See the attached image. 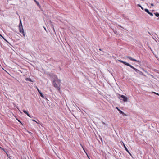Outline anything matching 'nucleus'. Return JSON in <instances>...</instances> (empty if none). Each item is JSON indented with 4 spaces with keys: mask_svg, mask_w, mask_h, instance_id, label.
Masks as SVG:
<instances>
[{
    "mask_svg": "<svg viewBox=\"0 0 159 159\" xmlns=\"http://www.w3.org/2000/svg\"><path fill=\"white\" fill-rule=\"evenodd\" d=\"M61 80L58 78H56L53 80L52 84L54 87L56 88L59 91L60 89V83Z\"/></svg>",
    "mask_w": 159,
    "mask_h": 159,
    "instance_id": "nucleus-1",
    "label": "nucleus"
},
{
    "mask_svg": "<svg viewBox=\"0 0 159 159\" xmlns=\"http://www.w3.org/2000/svg\"><path fill=\"white\" fill-rule=\"evenodd\" d=\"M19 28L20 32V33H22L23 36L25 37V34L23 28V26L20 19V23L19 25Z\"/></svg>",
    "mask_w": 159,
    "mask_h": 159,
    "instance_id": "nucleus-2",
    "label": "nucleus"
},
{
    "mask_svg": "<svg viewBox=\"0 0 159 159\" xmlns=\"http://www.w3.org/2000/svg\"><path fill=\"white\" fill-rule=\"evenodd\" d=\"M131 68H132L134 70H135V71L137 73H139V74L140 75H141L142 74H143V73L140 71L139 70H138L136 69V68H135L132 65H130V66H129Z\"/></svg>",
    "mask_w": 159,
    "mask_h": 159,
    "instance_id": "nucleus-3",
    "label": "nucleus"
},
{
    "mask_svg": "<svg viewBox=\"0 0 159 159\" xmlns=\"http://www.w3.org/2000/svg\"><path fill=\"white\" fill-rule=\"evenodd\" d=\"M118 61L122 63H123L125 65L128 66H130V64L129 63H128L125 61H123L121 60H118Z\"/></svg>",
    "mask_w": 159,
    "mask_h": 159,
    "instance_id": "nucleus-4",
    "label": "nucleus"
},
{
    "mask_svg": "<svg viewBox=\"0 0 159 159\" xmlns=\"http://www.w3.org/2000/svg\"><path fill=\"white\" fill-rule=\"evenodd\" d=\"M126 58L129 59L131 61H135L137 62H139V61H137V60H136L135 59L132 58L130 56H126Z\"/></svg>",
    "mask_w": 159,
    "mask_h": 159,
    "instance_id": "nucleus-5",
    "label": "nucleus"
},
{
    "mask_svg": "<svg viewBox=\"0 0 159 159\" xmlns=\"http://www.w3.org/2000/svg\"><path fill=\"white\" fill-rule=\"evenodd\" d=\"M120 97L122 98L123 99V101L124 102H127L128 101V98L125 96L124 95H121L120 96Z\"/></svg>",
    "mask_w": 159,
    "mask_h": 159,
    "instance_id": "nucleus-6",
    "label": "nucleus"
},
{
    "mask_svg": "<svg viewBox=\"0 0 159 159\" xmlns=\"http://www.w3.org/2000/svg\"><path fill=\"white\" fill-rule=\"evenodd\" d=\"M123 143V146H124V148H125V150H126V151L129 154H130V155H131L130 153L129 152L128 150V149L127 148V147H126V146H125V144Z\"/></svg>",
    "mask_w": 159,
    "mask_h": 159,
    "instance_id": "nucleus-7",
    "label": "nucleus"
},
{
    "mask_svg": "<svg viewBox=\"0 0 159 159\" xmlns=\"http://www.w3.org/2000/svg\"><path fill=\"white\" fill-rule=\"evenodd\" d=\"M25 80H26V81H30V82H33V81L31 80V79H30V78H26Z\"/></svg>",
    "mask_w": 159,
    "mask_h": 159,
    "instance_id": "nucleus-8",
    "label": "nucleus"
},
{
    "mask_svg": "<svg viewBox=\"0 0 159 159\" xmlns=\"http://www.w3.org/2000/svg\"><path fill=\"white\" fill-rule=\"evenodd\" d=\"M119 111L120 114H122V115H125V113L123 112L122 111H121L120 110H119Z\"/></svg>",
    "mask_w": 159,
    "mask_h": 159,
    "instance_id": "nucleus-9",
    "label": "nucleus"
},
{
    "mask_svg": "<svg viewBox=\"0 0 159 159\" xmlns=\"http://www.w3.org/2000/svg\"><path fill=\"white\" fill-rule=\"evenodd\" d=\"M144 11L146 12L147 13H148L149 12V10L147 9H144Z\"/></svg>",
    "mask_w": 159,
    "mask_h": 159,
    "instance_id": "nucleus-10",
    "label": "nucleus"
},
{
    "mask_svg": "<svg viewBox=\"0 0 159 159\" xmlns=\"http://www.w3.org/2000/svg\"><path fill=\"white\" fill-rule=\"evenodd\" d=\"M155 15L157 17H159V13H154Z\"/></svg>",
    "mask_w": 159,
    "mask_h": 159,
    "instance_id": "nucleus-11",
    "label": "nucleus"
},
{
    "mask_svg": "<svg viewBox=\"0 0 159 159\" xmlns=\"http://www.w3.org/2000/svg\"><path fill=\"white\" fill-rule=\"evenodd\" d=\"M34 2L36 3L37 4V5L39 6V3L36 0H34Z\"/></svg>",
    "mask_w": 159,
    "mask_h": 159,
    "instance_id": "nucleus-12",
    "label": "nucleus"
},
{
    "mask_svg": "<svg viewBox=\"0 0 159 159\" xmlns=\"http://www.w3.org/2000/svg\"><path fill=\"white\" fill-rule=\"evenodd\" d=\"M39 94H40V96H41L42 97V98H44V96H43V94L42 93V92H41L40 93H39Z\"/></svg>",
    "mask_w": 159,
    "mask_h": 159,
    "instance_id": "nucleus-13",
    "label": "nucleus"
},
{
    "mask_svg": "<svg viewBox=\"0 0 159 159\" xmlns=\"http://www.w3.org/2000/svg\"><path fill=\"white\" fill-rule=\"evenodd\" d=\"M138 6L139 7H140V8H141L143 10H144V8L141 6L140 5V4H138Z\"/></svg>",
    "mask_w": 159,
    "mask_h": 159,
    "instance_id": "nucleus-14",
    "label": "nucleus"
},
{
    "mask_svg": "<svg viewBox=\"0 0 159 159\" xmlns=\"http://www.w3.org/2000/svg\"><path fill=\"white\" fill-rule=\"evenodd\" d=\"M23 112L24 113H25V114H28V112H27L26 111H25V110H23Z\"/></svg>",
    "mask_w": 159,
    "mask_h": 159,
    "instance_id": "nucleus-15",
    "label": "nucleus"
},
{
    "mask_svg": "<svg viewBox=\"0 0 159 159\" xmlns=\"http://www.w3.org/2000/svg\"><path fill=\"white\" fill-rule=\"evenodd\" d=\"M148 14H149L151 16H153V14L152 13L150 12H149V13Z\"/></svg>",
    "mask_w": 159,
    "mask_h": 159,
    "instance_id": "nucleus-16",
    "label": "nucleus"
},
{
    "mask_svg": "<svg viewBox=\"0 0 159 159\" xmlns=\"http://www.w3.org/2000/svg\"><path fill=\"white\" fill-rule=\"evenodd\" d=\"M37 90L38 92L39 93H40L41 92V91L38 88H37Z\"/></svg>",
    "mask_w": 159,
    "mask_h": 159,
    "instance_id": "nucleus-17",
    "label": "nucleus"
},
{
    "mask_svg": "<svg viewBox=\"0 0 159 159\" xmlns=\"http://www.w3.org/2000/svg\"><path fill=\"white\" fill-rule=\"evenodd\" d=\"M153 93H154V94H156L157 95L159 96V94H158V93H155V92H153Z\"/></svg>",
    "mask_w": 159,
    "mask_h": 159,
    "instance_id": "nucleus-18",
    "label": "nucleus"
},
{
    "mask_svg": "<svg viewBox=\"0 0 159 159\" xmlns=\"http://www.w3.org/2000/svg\"><path fill=\"white\" fill-rule=\"evenodd\" d=\"M28 116H29V117H31L30 115L28 113V114H26Z\"/></svg>",
    "mask_w": 159,
    "mask_h": 159,
    "instance_id": "nucleus-19",
    "label": "nucleus"
},
{
    "mask_svg": "<svg viewBox=\"0 0 159 159\" xmlns=\"http://www.w3.org/2000/svg\"><path fill=\"white\" fill-rule=\"evenodd\" d=\"M5 41H7L5 39V38L3 37V36H2V35H1V36H0Z\"/></svg>",
    "mask_w": 159,
    "mask_h": 159,
    "instance_id": "nucleus-20",
    "label": "nucleus"
},
{
    "mask_svg": "<svg viewBox=\"0 0 159 159\" xmlns=\"http://www.w3.org/2000/svg\"><path fill=\"white\" fill-rule=\"evenodd\" d=\"M151 6H154V4H153V3H151Z\"/></svg>",
    "mask_w": 159,
    "mask_h": 159,
    "instance_id": "nucleus-21",
    "label": "nucleus"
},
{
    "mask_svg": "<svg viewBox=\"0 0 159 159\" xmlns=\"http://www.w3.org/2000/svg\"><path fill=\"white\" fill-rule=\"evenodd\" d=\"M116 109L118 110V111H119V110H120V109H119L118 107H116Z\"/></svg>",
    "mask_w": 159,
    "mask_h": 159,
    "instance_id": "nucleus-22",
    "label": "nucleus"
},
{
    "mask_svg": "<svg viewBox=\"0 0 159 159\" xmlns=\"http://www.w3.org/2000/svg\"><path fill=\"white\" fill-rule=\"evenodd\" d=\"M116 109L118 110V111H119V110H120V109H119L118 107H116Z\"/></svg>",
    "mask_w": 159,
    "mask_h": 159,
    "instance_id": "nucleus-23",
    "label": "nucleus"
},
{
    "mask_svg": "<svg viewBox=\"0 0 159 159\" xmlns=\"http://www.w3.org/2000/svg\"><path fill=\"white\" fill-rule=\"evenodd\" d=\"M19 121V122H20L22 125H23L22 123H21V122L20 121Z\"/></svg>",
    "mask_w": 159,
    "mask_h": 159,
    "instance_id": "nucleus-24",
    "label": "nucleus"
},
{
    "mask_svg": "<svg viewBox=\"0 0 159 159\" xmlns=\"http://www.w3.org/2000/svg\"><path fill=\"white\" fill-rule=\"evenodd\" d=\"M99 50H100V51H101L102 50L101 49H100V48L99 49Z\"/></svg>",
    "mask_w": 159,
    "mask_h": 159,
    "instance_id": "nucleus-25",
    "label": "nucleus"
},
{
    "mask_svg": "<svg viewBox=\"0 0 159 159\" xmlns=\"http://www.w3.org/2000/svg\"><path fill=\"white\" fill-rule=\"evenodd\" d=\"M36 89H37V88H38L37 87H36Z\"/></svg>",
    "mask_w": 159,
    "mask_h": 159,
    "instance_id": "nucleus-26",
    "label": "nucleus"
},
{
    "mask_svg": "<svg viewBox=\"0 0 159 159\" xmlns=\"http://www.w3.org/2000/svg\"><path fill=\"white\" fill-rule=\"evenodd\" d=\"M0 36H1V35L0 34Z\"/></svg>",
    "mask_w": 159,
    "mask_h": 159,
    "instance_id": "nucleus-27",
    "label": "nucleus"
},
{
    "mask_svg": "<svg viewBox=\"0 0 159 159\" xmlns=\"http://www.w3.org/2000/svg\"><path fill=\"white\" fill-rule=\"evenodd\" d=\"M44 29H45V30H46V28H44Z\"/></svg>",
    "mask_w": 159,
    "mask_h": 159,
    "instance_id": "nucleus-28",
    "label": "nucleus"
},
{
    "mask_svg": "<svg viewBox=\"0 0 159 159\" xmlns=\"http://www.w3.org/2000/svg\"><path fill=\"white\" fill-rule=\"evenodd\" d=\"M33 120L34 121V120ZM34 121H35L36 122V121L35 120H34Z\"/></svg>",
    "mask_w": 159,
    "mask_h": 159,
    "instance_id": "nucleus-29",
    "label": "nucleus"
},
{
    "mask_svg": "<svg viewBox=\"0 0 159 159\" xmlns=\"http://www.w3.org/2000/svg\"><path fill=\"white\" fill-rule=\"evenodd\" d=\"M159 133V132H158Z\"/></svg>",
    "mask_w": 159,
    "mask_h": 159,
    "instance_id": "nucleus-30",
    "label": "nucleus"
}]
</instances>
